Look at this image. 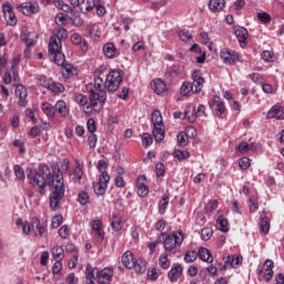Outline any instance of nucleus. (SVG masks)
Masks as SVG:
<instances>
[{"instance_id": "obj_21", "label": "nucleus", "mask_w": 284, "mask_h": 284, "mask_svg": "<svg viewBox=\"0 0 284 284\" xmlns=\"http://www.w3.org/2000/svg\"><path fill=\"white\" fill-rule=\"evenodd\" d=\"M156 143H161L165 139V125L164 124H156L153 125L152 132Z\"/></svg>"}, {"instance_id": "obj_64", "label": "nucleus", "mask_w": 284, "mask_h": 284, "mask_svg": "<svg viewBox=\"0 0 284 284\" xmlns=\"http://www.w3.org/2000/svg\"><path fill=\"white\" fill-rule=\"evenodd\" d=\"M164 173H165V165H163V163L159 162L155 165V174H156V176H163Z\"/></svg>"}, {"instance_id": "obj_40", "label": "nucleus", "mask_w": 284, "mask_h": 284, "mask_svg": "<svg viewBox=\"0 0 284 284\" xmlns=\"http://www.w3.org/2000/svg\"><path fill=\"white\" fill-rule=\"evenodd\" d=\"M170 205V196L164 195L163 199L159 202V212L160 214H165V210Z\"/></svg>"}, {"instance_id": "obj_17", "label": "nucleus", "mask_w": 284, "mask_h": 284, "mask_svg": "<svg viewBox=\"0 0 284 284\" xmlns=\"http://www.w3.org/2000/svg\"><path fill=\"white\" fill-rule=\"evenodd\" d=\"M62 68V77L63 79H70V77H77L79 74V69L74 68V65L70 63H63L60 65Z\"/></svg>"}, {"instance_id": "obj_7", "label": "nucleus", "mask_w": 284, "mask_h": 284, "mask_svg": "<svg viewBox=\"0 0 284 284\" xmlns=\"http://www.w3.org/2000/svg\"><path fill=\"white\" fill-rule=\"evenodd\" d=\"M209 106L214 112L215 116H223V114L225 113V103L223 102V100H221L219 95L213 97L209 101Z\"/></svg>"}, {"instance_id": "obj_1", "label": "nucleus", "mask_w": 284, "mask_h": 284, "mask_svg": "<svg viewBox=\"0 0 284 284\" xmlns=\"http://www.w3.org/2000/svg\"><path fill=\"white\" fill-rule=\"evenodd\" d=\"M29 185L33 187L38 185V192L42 196L45 194V186L53 187V191L49 195L50 207L53 212H57L61 206V200L65 196V185L63 184V172L59 169V165L53 166V175L50 171V166L47 164H40L34 171L28 173Z\"/></svg>"}, {"instance_id": "obj_63", "label": "nucleus", "mask_w": 284, "mask_h": 284, "mask_svg": "<svg viewBox=\"0 0 284 284\" xmlns=\"http://www.w3.org/2000/svg\"><path fill=\"white\" fill-rule=\"evenodd\" d=\"M110 181V174H108V172H102L100 178H99V183H102V185H108Z\"/></svg>"}, {"instance_id": "obj_39", "label": "nucleus", "mask_w": 284, "mask_h": 284, "mask_svg": "<svg viewBox=\"0 0 284 284\" xmlns=\"http://www.w3.org/2000/svg\"><path fill=\"white\" fill-rule=\"evenodd\" d=\"M151 121L153 125H163V116L161 115V111L159 110L153 111Z\"/></svg>"}, {"instance_id": "obj_14", "label": "nucleus", "mask_w": 284, "mask_h": 284, "mask_svg": "<svg viewBox=\"0 0 284 284\" xmlns=\"http://www.w3.org/2000/svg\"><path fill=\"white\" fill-rule=\"evenodd\" d=\"M266 119H276L277 121H283L284 108L277 104L272 106L266 114Z\"/></svg>"}, {"instance_id": "obj_61", "label": "nucleus", "mask_w": 284, "mask_h": 284, "mask_svg": "<svg viewBox=\"0 0 284 284\" xmlns=\"http://www.w3.org/2000/svg\"><path fill=\"white\" fill-rule=\"evenodd\" d=\"M142 145H144V148H148V145H152V135H150V133H143Z\"/></svg>"}, {"instance_id": "obj_52", "label": "nucleus", "mask_w": 284, "mask_h": 284, "mask_svg": "<svg viewBox=\"0 0 284 284\" xmlns=\"http://www.w3.org/2000/svg\"><path fill=\"white\" fill-rule=\"evenodd\" d=\"M185 263H194L196 261V252L187 251L184 255Z\"/></svg>"}, {"instance_id": "obj_18", "label": "nucleus", "mask_w": 284, "mask_h": 284, "mask_svg": "<svg viewBox=\"0 0 284 284\" xmlns=\"http://www.w3.org/2000/svg\"><path fill=\"white\" fill-rule=\"evenodd\" d=\"M136 191L140 196H148L150 189L145 185V175H140L136 181Z\"/></svg>"}, {"instance_id": "obj_23", "label": "nucleus", "mask_w": 284, "mask_h": 284, "mask_svg": "<svg viewBox=\"0 0 284 284\" xmlns=\"http://www.w3.org/2000/svg\"><path fill=\"white\" fill-rule=\"evenodd\" d=\"M151 85L155 94H163V92H168V84H165L161 79L153 80Z\"/></svg>"}, {"instance_id": "obj_29", "label": "nucleus", "mask_w": 284, "mask_h": 284, "mask_svg": "<svg viewBox=\"0 0 284 284\" xmlns=\"http://www.w3.org/2000/svg\"><path fill=\"white\" fill-rule=\"evenodd\" d=\"M122 263L124 266L128 267V270H132L134 267V256L132 255V252L126 251L124 252V254L122 255Z\"/></svg>"}, {"instance_id": "obj_36", "label": "nucleus", "mask_w": 284, "mask_h": 284, "mask_svg": "<svg viewBox=\"0 0 284 284\" xmlns=\"http://www.w3.org/2000/svg\"><path fill=\"white\" fill-rule=\"evenodd\" d=\"M42 112L45 114V116H54L55 109L50 102H43L41 105Z\"/></svg>"}, {"instance_id": "obj_54", "label": "nucleus", "mask_w": 284, "mask_h": 284, "mask_svg": "<svg viewBox=\"0 0 284 284\" xmlns=\"http://www.w3.org/2000/svg\"><path fill=\"white\" fill-rule=\"evenodd\" d=\"M158 243H163V240L161 239V234L158 235V239L155 242H149L146 245L151 252V254H154L155 250H156V244Z\"/></svg>"}, {"instance_id": "obj_15", "label": "nucleus", "mask_w": 284, "mask_h": 284, "mask_svg": "<svg viewBox=\"0 0 284 284\" xmlns=\"http://www.w3.org/2000/svg\"><path fill=\"white\" fill-rule=\"evenodd\" d=\"M112 276H114V271L110 267H105L100 272L98 271V281L100 284H110Z\"/></svg>"}, {"instance_id": "obj_47", "label": "nucleus", "mask_w": 284, "mask_h": 284, "mask_svg": "<svg viewBox=\"0 0 284 284\" xmlns=\"http://www.w3.org/2000/svg\"><path fill=\"white\" fill-rule=\"evenodd\" d=\"M181 94H183V97H187V94H190V92H193V88L192 84L190 82H183L181 89H180Z\"/></svg>"}, {"instance_id": "obj_33", "label": "nucleus", "mask_w": 284, "mask_h": 284, "mask_svg": "<svg viewBox=\"0 0 284 284\" xmlns=\"http://www.w3.org/2000/svg\"><path fill=\"white\" fill-rule=\"evenodd\" d=\"M51 256H53L55 261H63V258H65V253L63 251V247L59 245L53 246L51 251Z\"/></svg>"}, {"instance_id": "obj_22", "label": "nucleus", "mask_w": 284, "mask_h": 284, "mask_svg": "<svg viewBox=\"0 0 284 284\" xmlns=\"http://www.w3.org/2000/svg\"><path fill=\"white\" fill-rule=\"evenodd\" d=\"M196 118V106H194V104H189L184 110V119H186L189 123H194Z\"/></svg>"}, {"instance_id": "obj_25", "label": "nucleus", "mask_w": 284, "mask_h": 284, "mask_svg": "<svg viewBox=\"0 0 284 284\" xmlns=\"http://www.w3.org/2000/svg\"><path fill=\"white\" fill-rule=\"evenodd\" d=\"M95 6L94 0H81L80 12H82V14H88V12H92V10H94Z\"/></svg>"}, {"instance_id": "obj_32", "label": "nucleus", "mask_w": 284, "mask_h": 284, "mask_svg": "<svg viewBox=\"0 0 284 284\" xmlns=\"http://www.w3.org/2000/svg\"><path fill=\"white\" fill-rule=\"evenodd\" d=\"M146 265L148 262H145V260H136L132 270H134L136 274H145Z\"/></svg>"}, {"instance_id": "obj_59", "label": "nucleus", "mask_w": 284, "mask_h": 284, "mask_svg": "<svg viewBox=\"0 0 284 284\" xmlns=\"http://www.w3.org/2000/svg\"><path fill=\"white\" fill-rule=\"evenodd\" d=\"M58 233L61 239H68L70 236V229H68V225H63L59 229Z\"/></svg>"}, {"instance_id": "obj_44", "label": "nucleus", "mask_w": 284, "mask_h": 284, "mask_svg": "<svg viewBox=\"0 0 284 284\" xmlns=\"http://www.w3.org/2000/svg\"><path fill=\"white\" fill-rule=\"evenodd\" d=\"M159 276H161V270H159L156 267H151L148 270V278L150 281H156V278H159Z\"/></svg>"}, {"instance_id": "obj_35", "label": "nucleus", "mask_w": 284, "mask_h": 284, "mask_svg": "<svg viewBox=\"0 0 284 284\" xmlns=\"http://www.w3.org/2000/svg\"><path fill=\"white\" fill-rule=\"evenodd\" d=\"M216 227L220 232H230V227H227V219L223 217V215L217 217Z\"/></svg>"}, {"instance_id": "obj_58", "label": "nucleus", "mask_w": 284, "mask_h": 284, "mask_svg": "<svg viewBox=\"0 0 284 284\" xmlns=\"http://www.w3.org/2000/svg\"><path fill=\"white\" fill-rule=\"evenodd\" d=\"M250 212L254 213L256 210H258V199L256 196L250 197Z\"/></svg>"}, {"instance_id": "obj_37", "label": "nucleus", "mask_w": 284, "mask_h": 284, "mask_svg": "<svg viewBox=\"0 0 284 284\" xmlns=\"http://www.w3.org/2000/svg\"><path fill=\"white\" fill-rule=\"evenodd\" d=\"M37 36L32 32H28V33H24L22 36V40L24 41L26 45L30 47V45H34L37 43Z\"/></svg>"}, {"instance_id": "obj_2", "label": "nucleus", "mask_w": 284, "mask_h": 284, "mask_svg": "<svg viewBox=\"0 0 284 284\" xmlns=\"http://www.w3.org/2000/svg\"><path fill=\"white\" fill-rule=\"evenodd\" d=\"M85 88L90 92V102H88V97L83 94H77L75 101L79 105H83L85 116H92V112H101L103 110L108 93L103 90V78L99 75L94 78V83H88Z\"/></svg>"}, {"instance_id": "obj_51", "label": "nucleus", "mask_w": 284, "mask_h": 284, "mask_svg": "<svg viewBox=\"0 0 284 284\" xmlns=\"http://www.w3.org/2000/svg\"><path fill=\"white\" fill-rule=\"evenodd\" d=\"M250 78L253 83H257L258 85H263V83H265V80L263 79V75H261V73H252Z\"/></svg>"}, {"instance_id": "obj_53", "label": "nucleus", "mask_w": 284, "mask_h": 284, "mask_svg": "<svg viewBox=\"0 0 284 284\" xmlns=\"http://www.w3.org/2000/svg\"><path fill=\"white\" fill-rule=\"evenodd\" d=\"M257 19L261 23H270L272 21V17L267 12L257 13Z\"/></svg>"}, {"instance_id": "obj_30", "label": "nucleus", "mask_w": 284, "mask_h": 284, "mask_svg": "<svg viewBox=\"0 0 284 284\" xmlns=\"http://www.w3.org/2000/svg\"><path fill=\"white\" fill-rule=\"evenodd\" d=\"M209 8L211 12H221L225 8V0H210Z\"/></svg>"}, {"instance_id": "obj_6", "label": "nucleus", "mask_w": 284, "mask_h": 284, "mask_svg": "<svg viewBox=\"0 0 284 284\" xmlns=\"http://www.w3.org/2000/svg\"><path fill=\"white\" fill-rule=\"evenodd\" d=\"M224 265L219 264V270H229V267H239L243 263V256L241 255H227L223 257Z\"/></svg>"}, {"instance_id": "obj_45", "label": "nucleus", "mask_w": 284, "mask_h": 284, "mask_svg": "<svg viewBox=\"0 0 284 284\" xmlns=\"http://www.w3.org/2000/svg\"><path fill=\"white\" fill-rule=\"evenodd\" d=\"M78 201L80 205H88L90 203V196H88V193H85V191H81L78 194Z\"/></svg>"}, {"instance_id": "obj_41", "label": "nucleus", "mask_w": 284, "mask_h": 284, "mask_svg": "<svg viewBox=\"0 0 284 284\" xmlns=\"http://www.w3.org/2000/svg\"><path fill=\"white\" fill-rule=\"evenodd\" d=\"M173 156L178 161H185V159H190V152L187 151H181V150H174Z\"/></svg>"}, {"instance_id": "obj_13", "label": "nucleus", "mask_w": 284, "mask_h": 284, "mask_svg": "<svg viewBox=\"0 0 284 284\" xmlns=\"http://www.w3.org/2000/svg\"><path fill=\"white\" fill-rule=\"evenodd\" d=\"M183 274V266L179 263H174L171 267V270L168 273L169 280L171 283H176L179 278H181V275Z\"/></svg>"}, {"instance_id": "obj_20", "label": "nucleus", "mask_w": 284, "mask_h": 284, "mask_svg": "<svg viewBox=\"0 0 284 284\" xmlns=\"http://www.w3.org/2000/svg\"><path fill=\"white\" fill-rule=\"evenodd\" d=\"M71 42L73 43V45H79L82 52H88V49H89L88 41L83 40V38H81V34L73 33L71 36Z\"/></svg>"}, {"instance_id": "obj_60", "label": "nucleus", "mask_w": 284, "mask_h": 284, "mask_svg": "<svg viewBox=\"0 0 284 284\" xmlns=\"http://www.w3.org/2000/svg\"><path fill=\"white\" fill-rule=\"evenodd\" d=\"M63 223V216L62 215H55L52 217L51 227H59Z\"/></svg>"}, {"instance_id": "obj_28", "label": "nucleus", "mask_w": 284, "mask_h": 284, "mask_svg": "<svg viewBox=\"0 0 284 284\" xmlns=\"http://www.w3.org/2000/svg\"><path fill=\"white\" fill-rule=\"evenodd\" d=\"M101 227H103V223H101V220H93L91 223V229L93 232H95L97 236L103 241L105 239V233L101 231Z\"/></svg>"}, {"instance_id": "obj_27", "label": "nucleus", "mask_w": 284, "mask_h": 284, "mask_svg": "<svg viewBox=\"0 0 284 284\" xmlns=\"http://www.w3.org/2000/svg\"><path fill=\"white\" fill-rule=\"evenodd\" d=\"M197 256L201 261H204L205 263H212L214 261V257L212 256V252L205 247H201L197 252Z\"/></svg>"}, {"instance_id": "obj_5", "label": "nucleus", "mask_w": 284, "mask_h": 284, "mask_svg": "<svg viewBox=\"0 0 284 284\" xmlns=\"http://www.w3.org/2000/svg\"><path fill=\"white\" fill-rule=\"evenodd\" d=\"M31 231L33 232V236L42 239L45 232H48V223H41V221L38 217H32Z\"/></svg>"}, {"instance_id": "obj_48", "label": "nucleus", "mask_w": 284, "mask_h": 284, "mask_svg": "<svg viewBox=\"0 0 284 284\" xmlns=\"http://www.w3.org/2000/svg\"><path fill=\"white\" fill-rule=\"evenodd\" d=\"M212 234H214V232L211 227H204L201 232L202 241H210V239H212Z\"/></svg>"}, {"instance_id": "obj_42", "label": "nucleus", "mask_w": 284, "mask_h": 284, "mask_svg": "<svg viewBox=\"0 0 284 284\" xmlns=\"http://www.w3.org/2000/svg\"><path fill=\"white\" fill-rule=\"evenodd\" d=\"M93 190L98 196H103V194H105V190H108V185L98 182L93 184Z\"/></svg>"}, {"instance_id": "obj_8", "label": "nucleus", "mask_w": 284, "mask_h": 284, "mask_svg": "<svg viewBox=\"0 0 284 284\" xmlns=\"http://www.w3.org/2000/svg\"><path fill=\"white\" fill-rule=\"evenodd\" d=\"M2 12L8 26H17V14H14V11L12 10V4L10 2H7L2 6Z\"/></svg>"}, {"instance_id": "obj_38", "label": "nucleus", "mask_w": 284, "mask_h": 284, "mask_svg": "<svg viewBox=\"0 0 284 284\" xmlns=\"http://www.w3.org/2000/svg\"><path fill=\"white\" fill-rule=\"evenodd\" d=\"M51 57H53V61L58 65H63L65 63V54L61 53V51H58L55 53H50Z\"/></svg>"}, {"instance_id": "obj_31", "label": "nucleus", "mask_w": 284, "mask_h": 284, "mask_svg": "<svg viewBox=\"0 0 284 284\" xmlns=\"http://www.w3.org/2000/svg\"><path fill=\"white\" fill-rule=\"evenodd\" d=\"M95 276H99V268L98 267H92V264H87L85 278L94 281Z\"/></svg>"}, {"instance_id": "obj_43", "label": "nucleus", "mask_w": 284, "mask_h": 284, "mask_svg": "<svg viewBox=\"0 0 284 284\" xmlns=\"http://www.w3.org/2000/svg\"><path fill=\"white\" fill-rule=\"evenodd\" d=\"M159 265L162 270H168L170 267V260H168V253H162L159 257Z\"/></svg>"}, {"instance_id": "obj_9", "label": "nucleus", "mask_w": 284, "mask_h": 284, "mask_svg": "<svg viewBox=\"0 0 284 284\" xmlns=\"http://www.w3.org/2000/svg\"><path fill=\"white\" fill-rule=\"evenodd\" d=\"M17 10L22 12V14L30 17V14H37L40 8H39V3L37 2H22L21 4L17 6Z\"/></svg>"}, {"instance_id": "obj_49", "label": "nucleus", "mask_w": 284, "mask_h": 284, "mask_svg": "<svg viewBox=\"0 0 284 284\" xmlns=\"http://www.w3.org/2000/svg\"><path fill=\"white\" fill-rule=\"evenodd\" d=\"M55 23L57 26H68V18H65V13H58L55 16Z\"/></svg>"}, {"instance_id": "obj_55", "label": "nucleus", "mask_w": 284, "mask_h": 284, "mask_svg": "<svg viewBox=\"0 0 284 284\" xmlns=\"http://www.w3.org/2000/svg\"><path fill=\"white\" fill-rule=\"evenodd\" d=\"M179 38H180V41L186 42V41H190V39H192V36L190 34L189 30L183 29L179 32Z\"/></svg>"}, {"instance_id": "obj_62", "label": "nucleus", "mask_w": 284, "mask_h": 284, "mask_svg": "<svg viewBox=\"0 0 284 284\" xmlns=\"http://www.w3.org/2000/svg\"><path fill=\"white\" fill-rule=\"evenodd\" d=\"M87 128L91 134H94V132H97V124L94 123V119L91 118L88 120Z\"/></svg>"}, {"instance_id": "obj_56", "label": "nucleus", "mask_w": 284, "mask_h": 284, "mask_svg": "<svg viewBox=\"0 0 284 284\" xmlns=\"http://www.w3.org/2000/svg\"><path fill=\"white\" fill-rule=\"evenodd\" d=\"M49 90H51V92H63L65 88L59 82H51Z\"/></svg>"}, {"instance_id": "obj_46", "label": "nucleus", "mask_w": 284, "mask_h": 284, "mask_svg": "<svg viewBox=\"0 0 284 284\" xmlns=\"http://www.w3.org/2000/svg\"><path fill=\"white\" fill-rule=\"evenodd\" d=\"M13 172H14V175L17 176V179H19L20 181H23V179H26V172L23 171L21 165L16 164L13 166Z\"/></svg>"}, {"instance_id": "obj_24", "label": "nucleus", "mask_w": 284, "mask_h": 284, "mask_svg": "<svg viewBox=\"0 0 284 284\" xmlns=\"http://www.w3.org/2000/svg\"><path fill=\"white\" fill-rule=\"evenodd\" d=\"M103 54L106 59H114L116 57V47L112 42H108L103 45Z\"/></svg>"}, {"instance_id": "obj_26", "label": "nucleus", "mask_w": 284, "mask_h": 284, "mask_svg": "<svg viewBox=\"0 0 284 284\" xmlns=\"http://www.w3.org/2000/svg\"><path fill=\"white\" fill-rule=\"evenodd\" d=\"M260 230L263 234L270 233V217L265 214V212H262L260 216Z\"/></svg>"}, {"instance_id": "obj_19", "label": "nucleus", "mask_w": 284, "mask_h": 284, "mask_svg": "<svg viewBox=\"0 0 284 284\" xmlns=\"http://www.w3.org/2000/svg\"><path fill=\"white\" fill-rule=\"evenodd\" d=\"M57 52H61V38L53 34L49 41V53L54 54Z\"/></svg>"}, {"instance_id": "obj_12", "label": "nucleus", "mask_w": 284, "mask_h": 284, "mask_svg": "<svg viewBox=\"0 0 284 284\" xmlns=\"http://www.w3.org/2000/svg\"><path fill=\"white\" fill-rule=\"evenodd\" d=\"M16 97L19 98L18 104L21 108H26V105H28V89H26V87L23 84H18L16 87Z\"/></svg>"}, {"instance_id": "obj_11", "label": "nucleus", "mask_w": 284, "mask_h": 284, "mask_svg": "<svg viewBox=\"0 0 284 284\" xmlns=\"http://www.w3.org/2000/svg\"><path fill=\"white\" fill-rule=\"evenodd\" d=\"M193 83H191V88H193L194 94H199L201 90H203V84L205 83V80L203 79V75H201V71H194L192 74Z\"/></svg>"}, {"instance_id": "obj_10", "label": "nucleus", "mask_w": 284, "mask_h": 284, "mask_svg": "<svg viewBox=\"0 0 284 284\" xmlns=\"http://www.w3.org/2000/svg\"><path fill=\"white\" fill-rule=\"evenodd\" d=\"M220 59L225 65H234V63L239 61V53H236V51L223 49L220 53Z\"/></svg>"}, {"instance_id": "obj_57", "label": "nucleus", "mask_w": 284, "mask_h": 284, "mask_svg": "<svg viewBox=\"0 0 284 284\" xmlns=\"http://www.w3.org/2000/svg\"><path fill=\"white\" fill-rule=\"evenodd\" d=\"M111 226H112V230H114V232H119V230H121V219L116 217L115 214H113Z\"/></svg>"}, {"instance_id": "obj_4", "label": "nucleus", "mask_w": 284, "mask_h": 284, "mask_svg": "<svg viewBox=\"0 0 284 284\" xmlns=\"http://www.w3.org/2000/svg\"><path fill=\"white\" fill-rule=\"evenodd\" d=\"M121 83H123V71L115 69L106 75L104 88L108 92H116Z\"/></svg>"}, {"instance_id": "obj_3", "label": "nucleus", "mask_w": 284, "mask_h": 284, "mask_svg": "<svg viewBox=\"0 0 284 284\" xmlns=\"http://www.w3.org/2000/svg\"><path fill=\"white\" fill-rule=\"evenodd\" d=\"M160 239H162L165 252L174 255L180 252L181 245H183L185 237L181 232H173L171 234L162 232L160 233Z\"/></svg>"}, {"instance_id": "obj_16", "label": "nucleus", "mask_w": 284, "mask_h": 284, "mask_svg": "<svg viewBox=\"0 0 284 284\" xmlns=\"http://www.w3.org/2000/svg\"><path fill=\"white\" fill-rule=\"evenodd\" d=\"M234 34L241 48H245V45H247V38L250 37V34L247 33V29L239 27L235 29Z\"/></svg>"}, {"instance_id": "obj_50", "label": "nucleus", "mask_w": 284, "mask_h": 284, "mask_svg": "<svg viewBox=\"0 0 284 284\" xmlns=\"http://www.w3.org/2000/svg\"><path fill=\"white\" fill-rule=\"evenodd\" d=\"M187 133L185 132H180L178 134V143L179 145H181L182 148H185V145H187Z\"/></svg>"}, {"instance_id": "obj_34", "label": "nucleus", "mask_w": 284, "mask_h": 284, "mask_svg": "<svg viewBox=\"0 0 284 284\" xmlns=\"http://www.w3.org/2000/svg\"><path fill=\"white\" fill-rule=\"evenodd\" d=\"M55 112H59L61 116H68V106L65 105V101L60 100L55 103L54 108Z\"/></svg>"}]
</instances>
